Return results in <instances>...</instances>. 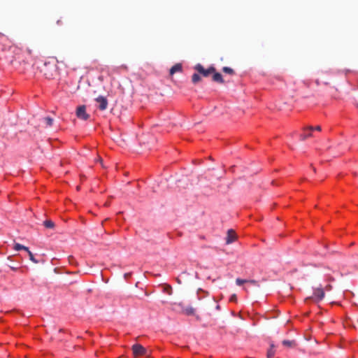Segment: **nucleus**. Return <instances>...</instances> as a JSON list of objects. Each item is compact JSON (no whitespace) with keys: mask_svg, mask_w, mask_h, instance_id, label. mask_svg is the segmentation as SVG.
I'll list each match as a JSON object with an SVG mask.
<instances>
[{"mask_svg":"<svg viewBox=\"0 0 358 358\" xmlns=\"http://www.w3.org/2000/svg\"><path fill=\"white\" fill-rule=\"evenodd\" d=\"M41 71L47 78L52 79L57 73V68L55 64H52L50 62H45Z\"/></svg>","mask_w":358,"mask_h":358,"instance_id":"nucleus-1","label":"nucleus"},{"mask_svg":"<svg viewBox=\"0 0 358 358\" xmlns=\"http://www.w3.org/2000/svg\"><path fill=\"white\" fill-rule=\"evenodd\" d=\"M194 69L197 71L200 74H201L203 77H208L210 74L215 73V68L214 66H210L207 69H206L201 64H197L194 66Z\"/></svg>","mask_w":358,"mask_h":358,"instance_id":"nucleus-2","label":"nucleus"},{"mask_svg":"<svg viewBox=\"0 0 358 358\" xmlns=\"http://www.w3.org/2000/svg\"><path fill=\"white\" fill-rule=\"evenodd\" d=\"M324 296V289L321 287L315 288L313 290V296L310 297V299H313L316 301H321ZM309 298H307L306 300H308Z\"/></svg>","mask_w":358,"mask_h":358,"instance_id":"nucleus-3","label":"nucleus"},{"mask_svg":"<svg viewBox=\"0 0 358 358\" xmlns=\"http://www.w3.org/2000/svg\"><path fill=\"white\" fill-rule=\"evenodd\" d=\"M76 116L83 120H87L90 115L86 113L85 106H80L76 110Z\"/></svg>","mask_w":358,"mask_h":358,"instance_id":"nucleus-4","label":"nucleus"},{"mask_svg":"<svg viewBox=\"0 0 358 358\" xmlns=\"http://www.w3.org/2000/svg\"><path fill=\"white\" fill-rule=\"evenodd\" d=\"M132 351L135 357L144 355L146 353V349L140 344H134L132 346Z\"/></svg>","mask_w":358,"mask_h":358,"instance_id":"nucleus-5","label":"nucleus"},{"mask_svg":"<svg viewBox=\"0 0 358 358\" xmlns=\"http://www.w3.org/2000/svg\"><path fill=\"white\" fill-rule=\"evenodd\" d=\"M96 101L99 103L98 108L100 110H104L106 109L108 106V101L106 97L99 96L96 99Z\"/></svg>","mask_w":358,"mask_h":358,"instance_id":"nucleus-6","label":"nucleus"},{"mask_svg":"<svg viewBox=\"0 0 358 358\" xmlns=\"http://www.w3.org/2000/svg\"><path fill=\"white\" fill-rule=\"evenodd\" d=\"M179 306L181 307L182 312L186 315H194L196 310L192 306L185 307L182 303H179Z\"/></svg>","mask_w":358,"mask_h":358,"instance_id":"nucleus-7","label":"nucleus"},{"mask_svg":"<svg viewBox=\"0 0 358 358\" xmlns=\"http://www.w3.org/2000/svg\"><path fill=\"white\" fill-rule=\"evenodd\" d=\"M236 239V235L235 231L232 229H229L227 231V236L226 238V243L230 244L233 243Z\"/></svg>","mask_w":358,"mask_h":358,"instance_id":"nucleus-8","label":"nucleus"},{"mask_svg":"<svg viewBox=\"0 0 358 358\" xmlns=\"http://www.w3.org/2000/svg\"><path fill=\"white\" fill-rule=\"evenodd\" d=\"M213 76H212V80L213 81L215 82V83H224V80L222 78V76L220 73H217L216 72V71H215V73H213Z\"/></svg>","mask_w":358,"mask_h":358,"instance_id":"nucleus-9","label":"nucleus"},{"mask_svg":"<svg viewBox=\"0 0 358 358\" xmlns=\"http://www.w3.org/2000/svg\"><path fill=\"white\" fill-rule=\"evenodd\" d=\"M182 69L181 64H176L170 69V75H173L176 72H181Z\"/></svg>","mask_w":358,"mask_h":358,"instance_id":"nucleus-10","label":"nucleus"},{"mask_svg":"<svg viewBox=\"0 0 358 358\" xmlns=\"http://www.w3.org/2000/svg\"><path fill=\"white\" fill-rule=\"evenodd\" d=\"M312 136V131L307 129V128H305L303 130V133L301 134L300 139L301 141H305L308 138Z\"/></svg>","mask_w":358,"mask_h":358,"instance_id":"nucleus-11","label":"nucleus"},{"mask_svg":"<svg viewBox=\"0 0 358 358\" xmlns=\"http://www.w3.org/2000/svg\"><path fill=\"white\" fill-rule=\"evenodd\" d=\"M43 225L48 229H53L55 227V223L50 220H46L43 222Z\"/></svg>","mask_w":358,"mask_h":358,"instance_id":"nucleus-12","label":"nucleus"},{"mask_svg":"<svg viewBox=\"0 0 358 358\" xmlns=\"http://www.w3.org/2000/svg\"><path fill=\"white\" fill-rule=\"evenodd\" d=\"M14 249L16 250V251H19L20 250H24L25 251H28L29 248L26 246H24L20 243H15L14 245Z\"/></svg>","mask_w":358,"mask_h":358,"instance_id":"nucleus-13","label":"nucleus"},{"mask_svg":"<svg viewBox=\"0 0 358 358\" xmlns=\"http://www.w3.org/2000/svg\"><path fill=\"white\" fill-rule=\"evenodd\" d=\"M282 344L288 348H293L295 346V342L294 341L284 340L282 341Z\"/></svg>","mask_w":358,"mask_h":358,"instance_id":"nucleus-14","label":"nucleus"},{"mask_svg":"<svg viewBox=\"0 0 358 358\" xmlns=\"http://www.w3.org/2000/svg\"><path fill=\"white\" fill-rule=\"evenodd\" d=\"M274 345L271 344V348L267 352V357L272 358L275 355V350H273Z\"/></svg>","mask_w":358,"mask_h":358,"instance_id":"nucleus-15","label":"nucleus"},{"mask_svg":"<svg viewBox=\"0 0 358 358\" xmlns=\"http://www.w3.org/2000/svg\"><path fill=\"white\" fill-rule=\"evenodd\" d=\"M201 79V76L197 73H194L192 76V81L194 84L199 83Z\"/></svg>","mask_w":358,"mask_h":358,"instance_id":"nucleus-16","label":"nucleus"},{"mask_svg":"<svg viewBox=\"0 0 358 358\" xmlns=\"http://www.w3.org/2000/svg\"><path fill=\"white\" fill-rule=\"evenodd\" d=\"M43 121L47 126H52L53 124V119L50 117H45L43 118Z\"/></svg>","mask_w":358,"mask_h":358,"instance_id":"nucleus-17","label":"nucleus"},{"mask_svg":"<svg viewBox=\"0 0 358 358\" xmlns=\"http://www.w3.org/2000/svg\"><path fill=\"white\" fill-rule=\"evenodd\" d=\"M222 71H223L224 73H228V74H230V75L234 74V69H232L230 67L224 66V67H223Z\"/></svg>","mask_w":358,"mask_h":358,"instance_id":"nucleus-18","label":"nucleus"},{"mask_svg":"<svg viewBox=\"0 0 358 358\" xmlns=\"http://www.w3.org/2000/svg\"><path fill=\"white\" fill-rule=\"evenodd\" d=\"M164 291L166 292L168 294L171 295L172 294V287L169 285H166L164 287Z\"/></svg>","mask_w":358,"mask_h":358,"instance_id":"nucleus-19","label":"nucleus"},{"mask_svg":"<svg viewBox=\"0 0 358 358\" xmlns=\"http://www.w3.org/2000/svg\"><path fill=\"white\" fill-rule=\"evenodd\" d=\"M27 252H28L29 259L31 262H33L34 263L37 264L38 262L34 258V255L32 254V252L29 250H28V251H27Z\"/></svg>","mask_w":358,"mask_h":358,"instance_id":"nucleus-20","label":"nucleus"},{"mask_svg":"<svg viewBox=\"0 0 358 358\" xmlns=\"http://www.w3.org/2000/svg\"><path fill=\"white\" fill-rule=\"evenodd\" d=\"M120 68H122V69H126L127 67L124 66H120ZM120 69V67H117V68H112L111 69L109 70V74H113V73H115L117 71V69Z\"/></svg>","mask_w":358,"mask_h":358,"instance_id":"nucleus-21","label":"nucleus"},{"mask_svg":"<svg viewBox=\"0 0 358 358\" xmlns=\"http://www.w3.org/2000/svg\"><path fill=\"white\" fill-rule=\"evenodd\" d=\"M307 129L309 130V131H313V130H316V131H321V127L320 126H316V127H312V126H310V127H307Z\"/></svg>","mask_w":358,"mask_h":358,"instance_id":"nucleus-22","label":"nucleus"},{"mask_svg":"<svg viewBox=\"0 0 358 358\" xmlns=\"http://www.w3.org/2000/svg\"><path fill=\"white\" fill-rule=\"evenodd\" d=\"M247 282H248V280H243V279H241V278H237V279L236 280V285H238V286H241V285H242L243 283Z\"/></svg>","mask_w":358,"mask_h":358,"instance_id":"nucleus-23","label":"nucleus"},{"mask_svg":"<svg viewBox=\"0 0 358 358\" xmlns=\"http://www.w3.org/2000/svg\"><path fill=\"white\" fill-rule=\"evenodd\" d=\"M236 301H237L236 295L235 294L231 295V296L230 297V301L236 302Z\"/></svg>","mask_w":358,"mask_h":358,"instance_id":"nucleus-24","label":"nucleus"},{"mask_svg":"<svg viewBox=\"0 0 358 358\" xmlns=\"http://www.w3.org/2000/svg\"><path fill=\"white\" fill-rule=\"evenodd\" d=\"M247 282L250 283V284H252V285H253L258 286V283H257V282L256 280H248V282Z\"/></svg>","mask_w":358,"mask_h":358,"instance_id":"nucleus-25","label":"nucleus"},{"mask_svg":"<svg viewBox=\"0 0 358 358\" xmlns=\"http://www.w3.org/2000/svg\"><path fill=\"white\" fill-rule=\"evenodd\" d=\"M131 273H127L124 275V277L125 279H127L131 276Z\"/></svg>","mask_w":358,"mask_h":358,"instance_id":"nucleus-26","label":"nucleus"},{"mask_svg":"<svg viewBox=\"0 0 358 358\" xmlns=\"http://www.w3.org/2000/svg\"><path fill=\"white\" fill-rule=\"evenodd\" d=\"M176 281H177V282H178V284H180V285L182 283V280H181V278H180V277H178V278H176Z\"/></svg>","mask_w":358,"mask_h":358,"instance_id":"nucleus-27","label":"nucleus"},{"mask_svg":"<svg viewBox=\"0 0 358 358\" xmlns=\"http://www.w3.org/2000/svg\"><path fill=\"white\" fill-rule=\"evenodd\" d=\"M331 289V286L330 285L326 286V287H325V289L327 291L330 290Z\"/></svg>","mask_w":358,"mask_h":358,"instance_id":"nucleus-28","label":"nucleus"},{"mask_svg":"<svg viewBox=\"0 0 358 358\" xmlns=\"http://www.w3.org/2000/svg\"><path fill=\"white\" fill-rule=\"evenodd\" d=\"M73 260H74V258L73 257H71V256L69 257V262H70V263H72Z\"/></svg>","mask_w":358,"mask_h":358,"instance_id":"nucleus-29","label":"nucleus"},{"mask_svg":"<svg viewBox=\"0 0 358 358\" xmlns=\"http://www.w3.org/2000/svg\"><path fill=\"white\" fill-rule=\"evenodd\" d=\"M10 266V268L12 270L15 271V270H17V267H14V266Z\"/></svg>","mask_w":358,"mask_h":358,"instance_id":"nucleus-30","label":"nucleus"},{"mask_svg":"<svg viewBox=\"0 0 358 358\" xmlns=\"http://www.w3.org/2000/svg\"><path fill=\"white\" fill-rule=\"evenodd\" d=\"M97 162H99L101 164H102V159L101 158H99L97 159Z\"/></svg>","mask_w":358,"mask_h":358,"instance_id":"nucleus-31","label":"nucleus"},{"mask_svg":"<svg viewBox=\"0 0 358 358\" xmlns=\"http://www.w3.org/2000/svg\"><path fill=\"white\" fill-rule=\"evenodd\" d=\"M188 275V274H187L186 272H183V273H182V275Z\"/></svg>","mask_w":358,"mask_h":358,"instance_id":"nucleus-32","label":"nucleus"},{"mask_svg":"<svg viewBox=\"0 0 358 358\" xmlns=\"http://www.w3.org/2000/svg\"><path fill=\"white\" fill-rule=\"evenodd\" d=\"M61 22H61V20H57V24H61Z\"/></svg>","mask_w":358,"mask_h":358,"instance_id":"nucleus-33","label":"nucleus"},{"mask_svg":"<svg viewBox=\"0 0 358 358\" xmlns=\"http://www.w3.org/2000/svg\"><path fill=\"white\" fill-rule=\"evenodd\" d=\"M216 308H217V309H219V308H220V306L217 305V306H216Z\"/></svg>","mask_w":358,"mask_h":358,"instance_id":"nucleus-34","label":"nucleus"},{"mask_svg":"<svg viewBox=\"0 0 358 358\" xmlns=\"http://www.w3.org/2000/svg\"><path fill=\"white\" fill-rule=\"evenodd\" d=\"M357 107L358 108V103H356Z\"/></svg>","mask_w":358,"mask_h":358,"instance_id":"nucleus-35","label":"nucleus"}]
</instances>
